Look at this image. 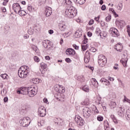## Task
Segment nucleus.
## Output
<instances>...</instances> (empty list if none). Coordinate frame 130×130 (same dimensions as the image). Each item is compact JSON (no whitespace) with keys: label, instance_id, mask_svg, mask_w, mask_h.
Masks as SVG:
<instances>
[{"label":"nucleus","instance_id":"1","mask_svg":"<svg viewBox=\"0 0 130 130\" xmlns=\"http://www.w3.org/2000/svg\"><path fill=\"white\" fill-rule=\"evenodd\" d=\"M29 72H30V69L28 66H21L18 70V72L19 77L21 79L27 78V76L29 74Z\"/></svg>","mask_w":130,"mask_h":130},{"label":"nucleus","instance_id":"2","mask_svg":"<svg viewBox=\"0 0 130 130\" xmlns=\"http://www.w3.org/2000/svg\"><path fill=\"white\" fill-rule=\"evenodd\" d=\"M77 10L74 6H70L65 10V16L68 18H74L77 16Z\"/></svg>","mask_w":130,"mask_h":130},{"label":"nucleus","instance_id":"3","mask_svg":"<svg viewBox=\"0 0 130 130\" xmlns=\"http://www.w3.org/2000/svg\"><path fill=\"white\" fill-rule=\"evenodd\" d=\"M107 62V59H106V58L104 55H100L99 56L98 63L100 67L104 68V67H105Z\"/></svg>","mask_w":130,"mask_h":130},{"label":"nucleus","instance_id":"4","mask_svg":"<svg viewBox=\"0 0 130 130\" xmlns=\"http://www.w3.org/2000/svg\"><path fill=\"white\" fill-rule=\"evenodd\" d=\"M29 122H30V118L26 117L23 119H21L19 121V123L21 126L23 127H27L29 125Z\"/></svg>","mask_w":130,"mask_h":130},{"label":"nucleus","instance_id":"5","mask_svg":"<svg viewBox=\"0 0 130 130\" xmlns=\"http://www.w3.org/2000/svg\"><path fill=\"white\" fill-rule=\"evenodd\" d=\"M82 112L83 115L85 118H89L91 116V109L87 107L83 109Z\"/></svg>","mask_w":130,"mask_h":130},{"label":"nucleus","instance_id":"6","mask_svg":"<svg viewBox=\"0 0 130 130\" xmlns=\"http://www.w3.org/2000/svg\"><path fill=\"white\" fill-rule=\"evenodd\" d=\"M27 92V95H28L29 97H34V96L37 94V90H36L34 88L31 87H28Z\"/></svg>","mask_w":130,"mask_h":130},{"label":"nucleus","instance_id":"7","mask_svg":"<svg viewBox=\"0 0 130 130\" xmlns=\"http://www.w3.org/2000/svg\"><path fill=\"white\" fill-rule=\"evenodd\" d=\"M75 120L76 123L80 126H83L85 123V121L80 116L77 115L75 116Z\"/></svg>","mask_w":130,"mask_h":130},{"label":"nucleus","instance_id":"8","mask_svg":"<svg viewBox=\"0 0 130 130\" xmlns=\"http://www.w3.org/2000/svg\"><path fill=\"white\" fill-rule=\"evenodd\" d=\"M12 9L16 14H20V12H21V10L22 9L21 6H20V5L18 3L13 4Z\"/></svg>","mask_w":130,"mask_h":130},{"label":"nucleus","instance_id":"9","mask_svg":"<svg viewBox=\"0 0 130 130\" xmlns=\"http://www.w3.org/2000/svg\"><path fill=\"white\" fill-rule=\"evenodd\" d=\"M109 32L112 34L113 37H118V36H119L118 30L114 27L111 28Z\"/></svg>","mask_w":130,"mask_h":130},{"label":"nucleus","instance_id":"10","mask_svg":"<svg viewBox=\"0 0 130 130\" xmlns=\"http://www.w3.org/2000/svg\"><path fill=\"white\" fill-rule=\"evenodd\" d=\"M38 114L39 116L43 117L45 115H46V109L43 106H41L39 108Z\"/></svg>","mask_w":130,"mask_h":130},{"label":"nucleus","instance_id":"11","mask_svg":"<svg viewBox=\"0 0 130 130\" xmlns=\"http://www.w3.org/2000/svg\"><path fill=\"white\" fill-rule=\"evenodd\" d=\"M120 62L124 68H126L127 66V57L123 55V57H122V58L120 60Z\"/></svg>","mask_w":130,"mask_h":130},{"label":"nucleus","instance_id":"12","mask_svg":"<svg viewBox=\"0 0 130 130\" xmlns=\"http://www.w3.org/2000/svg\"><path fill=\"white\" fill-rule=\"evenodd\" d=\"M66 52L67 55H75L76 54V51H75V50L71 48L67 49Z\"/></svg>","mask_w":130,"mask_h":130},{"label":"nucleus","instance_id":"13","mask_svg":"<svg viewBox=\"0 0 130 130\" xmlns=\"http://www.w3.org/2000/svg\"><path fill=\"white\" fill-rule=\"evenodd\" d=\"M50 41L49 40H45L43 42V45L45 48H49L50 47Z\"/></svg>","mask_w":130,"mask_h":130},{"label":"nucleus","instance_id":"14","mask_svg":"<svg viewBox=\"0 0 130 130\" xmlns=\"http://www.w3.org/2000/svg\"><path fill=\"white\" fill-rule=\"evenodd\" d=\"M52 14V10L51 8L48 7L45 9V14L46 17H49Z\"/></svg>","mask_w":130,"mask_h":130},{"label":"nucleus","instance_id":"15","mask_svg":"<svg viewBox=\"0 0 130 130\" xmlns=\"http://www.w3.org/2000/svg\"><path fill=\"white\" fill-rule=\"evenodd\" d=\"M82 29H81L76 30L74 35L75 37H76V38H79V37H81V36H82Z\"/></svg>","mask_w":130,"mask_h":130},{"label":"nucleus","instance_id":"16","mask_svg":"<svg viewBox=\"0 0 130 130\" xmlns=\"http://www.w3.org/2000/svg\"><path fill=\"white\" fill-rule=\"evenodd\" d=\"M115 49H116V50H117V51H122V45L118 43V44L115 45Z\"/></svg>","mask_w":130,"mask_h":130},{"label":"nucleus","instance_id":"17","mask_svg":"<svg viewBox=\"0 0 130 130\" xmlns=\"http://www.w3.org/2000/svg\"><path fill=\"white\" fill-rule=\"evenodd\" d=\"M115 24L117 27H121L122 26H123V24H124V21L122 20H116L115 22Z\"/></svg>","mask_w":130,"mask_h":130},{"label":"nucleus","instance_id":"18","mask_svg":"<svg viewBox=\"0 0 130 130\" xmlns=\"http://www.w3.org/2000/svg\"><path fill=\"white\" fill-rule=\"evenodd\" d=\"M100 82L101 83H105V85L106 86H109V85H110V82H109V81H108L107 79H106L105 78H102L100 80Z\"/></svg>","mask_w":130,"mask_h":130},{"label":"nucleus","instance_id":"19","mask_svg":"<svg viewBox=\"0 0 130 130\" xmlns=\"http://www.w3.org/2000/svg\"><path fill=\"white\" fill-rule=\"evenodd\" d=\"M77 80H78L79 82H80V83H84V82H85V78L83 76H78Z\"/></svg>","mask_w":130,"mask_h":130},{"label":"nucleus","instance_id":"20","mask_svg":"<svg viewBox=\"0 0 130 130\" xmlns=\"http://www.w3.org/2000/svg\"><path fill=\"white\" fill-rule=\"evenodd\" d=\"M75 4H79V5H83L86 3V0H73Z\"/></svg>","mask_w":130,"mask_h":130},{"label":"nucleus","instance_id":"21","mask_svg":"<svg viewBox=\"0 0 130 130\" xmlns=\"http://www.w3.org/2000/svg\"><path fill=\"white\" fill-rule=\"evenodd\" d=\"M104 125L105 130H110V128H109V124L108 123V121H105L104 122Z\"/></svg>","mask_w":130,"mask_h":130},{"label":"nucleus","instance_id":"22","mask_svg":"<svg viewBox=\"0 0 130 130\" xmlns=\"http://www.w3.org/2000/svg\"><path fill=\"white\" fill-rule=\"evenodd\" d=\"M109 12L112 13L115 18H117V17H118V14H116V12H115V11H114L113 8H110Z\"/></svg>","mask_w":130,"mask_h":130},{"label":"nucleus","instance_id":"23","mask_svg":"<svg viewBox=\"0 0 130 130\" xmlns=\"http://www.w3.org/2000/svg\"><path fill=\"white\" fill-rule=\"evenodd\" d=\"M91 82L92 85H93V86H94V87H97V86H98V82L96 81V79L95 78H92L91 80Z\"/></svg>","mask_w":130,"mask_h":130},{"label":"nucleus","instance_id":"24","mask_svg":"<svg viewBox=\"0 0 130 130\" xmlns=\"http://www.w3.org/2000/svg\"><path fill=\"white\" fill-rule=\"evenodd\" d=\"M59 28L61 31H64L67 29V25L62 24H60L59 25Z\"/></svg>","mask_w":130,"mask_h":130},{"label":"nucleus","instance_id":"25","mask_svg":"<svg viewBox=\"0 0 130 130\" xmlns=\"http://www.w3.org/2000/svg\"><path fill=\"white\" fill-rule=\"evenodd\" d=\"M109 106L111 108V109H113L116 107V103L114 102H111L109 104Z\"/></svg>","mask_w":130,"mask_h":130},{"label":"nucleus","instance_id":"26","mask_svg":"<svg viewBox=\"0 0 130 130\" xmlns=\"http://www.w3.org/2000/svg\"><path fill=\"white\" fill-rule=\"evenodd\" d=\"M110 117L112 119V120L113 122H114V123H116V124L118 123V121H117V119H116V118L115 117V116H114V115H111Z\"/></svg>","mask_w":130,"mask_h":130},{"label":"nucleus","instance_id":"27","mask_svg":"<svg viewBox=\"0 0 130 130\" xmlns=\"http://www.w3.org/2000/svg\"><path fill=\"white\" fill-rule=\"evenodd\" d=\"M62 4L64 6H66V5H72V1L70 0H63Z\"/></svg>","mask_w":130,"mask_h":130},{"label":"nucleus","instance_id":"28","mask_svg":"<svg viewBox=\"0 0 130 130\" xmlns=\"http://www.w3.org/2000/svg\"><path fill=\"white\" fill-rule=\"evenodd\" d=\"M41 67L42 68V70H47V65L45 64V63L42 62L40 63Z\"/></svg>","mask_w":130,"mask_h":130},{"label":"nucleus","instance_id":"29","mask_svg":"<svg viewBox=\"0 0 130 130\" xmlns=\"http://www.w3.org/2000/svg\"><path fill=\"white\" fill-rule=\"evenodd\" d=\"M89 100L88 99H86L85 100V101L81 103V104L82 105H86V106H87V105H89Z\"/></svg>","mask_w":130,"mask_h":130},{"label":"nucleus","instance_id":"30","mask_svg":"<svg viewBox=\"0 0 130 130\" xmlns=\"http://www.w3.org/2000/svg\"><path fill=\"white\" fill-rule=\"evenodd\" d=\"M82 90H83L84 92H89V86L87 85H84L82 88Z\"/></svg>","mask_w":130,"mask_h":130},{"label":"nucleus","instance_id":"31","mask_svg":"<svg viewBox=\"0 0 130 130\" xmlns=\"http://www.w3.org/2000/svg\"><path fill=\"white\" fill-rule=\"evenodd\" d=\"M64 92V87L60 85V88H59L58 93H63Z\"/></svg>","mask_w":130,"mask_h":130},{"label":"nucleus","instance_id":"32","mask_svg":"<svg viewBox=\"0 0 130 130\" xmlns=\"http://www.w3.org/2000/svg\"><path fill=\"white\" fill-rule=\"evenodd\" d=\"M121 109V108H119V111L117 112L118 115L119 116H122V114H123V111Z\"/></svg>","mask_w":130,"mask_h":130},{"label":"nucleus","instance_id":"33","mask_svg":"<svg viewBox=\"0 0 130 130\" xmlns=\"http://www.w3.org/2000/svg\"><path fill=\"white\" fill-rule=\"evenodd\" d=\"M31 82H32L34 84H38V83H39V79L38 78H33L31 80Z\"/></svg>","mask_w":130,"mask_h":130},{"label":"nucleus","instance_id":"34","mask_svg":"<svg viewBox=\"0 0 130 130\" xmlns=\"http://www.w3.org/2000/svg\"><path fill=\"white\" fill-rule=\"evenodd\" d=\"M32 49H33V50H34L35 51V52H36V53H38V51H39V49L38 48H37V47H36V46L35 45H33L31 47Z\"/></svg>","mask_w":130,"mask_h":130},{"label":"nucleus","instance_id":"35","mask_svg":"<svg viewBox=\"0 0 130 130\" xmlns=\"http://www.w3.org/2000/svg\"><path fill=\"white\" fill-rule=\"evenodd\" d=\"M19 14L20 16H26V15H27V13H26L25 11L21 10Z\"/></svg>","mask_w":130,"mask_h":130},{"label":"nucleus","instance_id":"36","mask_svg":"<svg viewBox=\"0 0 130 130\" xmlns=\"http://www.w3.org/2000/svg\"><path fill=\"white\" fill-rule=\"evenodd\" d=\"M60 85L57 84L54 86V90L56 92H58L59 91Z\"/></svg>","mask_w":130,"mask_h":130},{"label":"nucleus","instance_id":"37","mask_svg":"<svg viewBox=\"0 0 130 130\" xmlns=\"http://www.w3.org/2000/svg\"><path fill=\"white\" fill-rule=\"evenodd\" d=\"M34 59L36 62H39L40 61V59L37 56H35L34 57Z\"/></svg>","mask_w":130,"mask_h":130},{"label":"nucleus","instance_id":"38","mask_svg":"<svg viewBox=\"0 0 130 130\" xmlns=\"http://www.w3.org/2000/svg\"><path fill=\"white\" fill-rule=\"evenodd\" d=\"M1 77H2V78H3V79H4V80L8 79V75L7 74H2L1 75Z\"/></svg>","mask_w":130,"mask_h":130},{"label":"nucleus","instance_id":"39","mask_svg":"<svg viewBox=\"0 0 130 130\" xmlns=\"http://www.w3.org/2000/svg\"><path fill=\"white\" fill-rule=\"evenodd\" d=\"M84 57L90 58V52H89V51H87L85 52Z\"/></svg>","mask_w":130,"mask_h":130},{"label":"nucleus","instance_id":"40","mask_svg":"<svg viewBox=\"0 0 130 130\" xmlns=\"http://www.w3.org/2000/svg\"><path fill=\"white\" fill-rule=\"evenodd\" d=\"M81 48L83 51H85V50H86L87 48H88V45L82 46Z\"/></svg>","mask_w":130,"mask_h":130},{"label":"nucleus","instance_id":"41","mask_svg":"<svg viewBox=\"0 0 130 130\" xmlns=\"http://www.w3.org/2000/svg\"><path fill=\"white\" fill-rule=\"evenodd\" d=\"M97 119H98V120H99V121H103V117H102L101 116H98L97 117Z\"/></svg>","mask_w":130,"mask_h":130},{"label":"nucleus","instance_id":"42","mask_svg":"<svg viewBox=\"0 0 130 130\" xmlns=\"http://www.w3.org/2000/svg\"><path fill=\"white\" fill-rule=\"evenodd\" d=\"M69 34H67V33H64L62 34V37L63 38H68V37H69Z\"/></svg>","mask_w":130,"mask_h":130},{"label":"nucleus","instance_id":"43","mask_svg":"<svg viewBox=\"0 0 130 130\" xmlns=\"http://www.w3.org/2000/svg\"><path fill=\"white\" fill-rule=\"evenodd\" d=\"M127 32L128 33V35L129 37H130V28H129V25L127 26Z\"/></svg>","mask_w":130,"mask_h":130},{"label":"nucleus","instance_id":"44","mask_svg":"<svg viewBox=\"0 0 130 130\" xmlns=\"http://www.w3.org/2000/svg\"><path fill=\"white\" fill-rule=\"evenodd\" d=\"M89 60H90V58H87L84 57V62L85 63H88L89 62Z\"/></svg>","mask_w":130,"mask_h":130},{"label":"nucleus","instance_id":"45","mask_svg":"<svg viewBox=\"0 0 130 130\" xmlns=\"http://www.w3.org/2000/svg\"><path fill=\"white\" fill-rule=\"evenodd\" d=\"M110 20H111V16H108L106 18V21L107 22H109V21H110Z\"/></svg>","mask_w":130,"mask_h":130},{"label":"nucleus","instance_id":"46","mask_svg":"<svg viewBox=\"0 0 130 130\" xmlns=\"http://www.w3.org/2000/svg\"><path fill=\"white\" fill-rule=\"evenodd\" d=\"M84 40L83 41V44H86V43H88V40L87 39V38H86L85 36H84Z\"/></svg>","mask_w":130,"mask_h":130},{"label":"nucleus","instance_id":"47","mask_svg":"<svg viewBox=\"0 0 130 130\" xmlns=\"http://www.w3.org/2000/svg\"><path fill=\"white\" fill-rule=\"evenodd\" d=\"M17 94H22V95H24V92H23V90H19L17 91Z\"/></svg>","mask_w":130,"mask_h":130},{"label":"nucleus","instance_id":"48","mask_svg":"<svg viewBox=\"0 0 130 130\" xmlns=\"http://www.w3.org/2000/svg\"><path fill=\"white\" fill-rule=\"evenodd\" d=\"M88 24H89V25H93V24H94V20L91 19V20L89 21Z\"/></svg>","mask_w":130,"mask_h":130},{"label":"nucleus","instance_id":"49","mask_svg":"<svg viewBox=\"0 0 130 130\" xmlns=\"http://www.w3.org/2000/svg\"><path fill=\"white\" fill-rule=\"evenodd\" d=\"M122 9V4H121L120 5H119L118 7V10H119V11H121Z\"/></svg>","mask_w":130,"mask_h":130},{"label":"nucleus","instance_id":"50","mask_svg":"<svg viewBox=\"0 0 130 130\" xmlns=\"http://www.w3.org/2000/svg\"><path fill=\"white\" fill-rule=\"evenodd\" d=\"M27 10L29 12H32V7L31 6H28L27 7Z\"/></svg>","mask_w":130,"mask_h":130},{"label":"nucleus","instance_id":"51","mask_svg":"<svg viewBox=\"0 0 130 130\" xmlns=\"http://www.w3.org/2000/svg\"><path fill=\"white\" fill-rule=\"evenodd\" d=\"M43 102H44V103H46V104H48V103H48V100L46 98H44L43 99Z\"/></svg>","mask_w":130,"mask_h":130},{"label":"nucleus","instance_id":"52","mask_svg":"<svg viewBox=\"0 0 130 130\" xmlns=\"http://www.w3.org/2000/svg\"><path fill=\"white\" fill-rule=\"evenodd\" d=\"M21 91H22V92H23V93H24V94H25L26 92H27V89L25 88H23L21 89Z\"/></svg>","mask_w":130,"mask_h":130},{"label":"nucleus","instance_id":"53","mask_svg":"<svg viewBox=\"0 0 130 130\" xmlns=\"http://www.w3.org/2000/svg\"><path fill=\"white\" fill-rule=\"evenodd\" d=\"M101 10H102V11H105V10H106V6L105 5H103L101 7Z\"/></svg>","mask_w":130,"mask_h":130},{"label":"nucleus","instance_id":"54","mask_svg":"<svg viewBox=\"0 0 130 130\" xmlns=\"http://www.w3.org/2000/svg\"><path fill=\"white\" fill-rule=\"evenodd\" d=\"M73 46L74 48H75V49H76V50L79 49V46H77V45L74 44V45H73Z\"/></svg>","mask_w":130,"mask_h":130},{"label":"nucleus","instance_id":"55","mask_svg":"<svg viewBox=\"0 0 130 130\" xmlns=\"http://www.w3.org/2000/svg\"><path fill=\"white\" fill-rule=\"evenodd\" d=\"M66 61L67 62L70 63V62H72V60H71V59H70L69 58H67L66 59Z\"/></svg>","mask_w":130,"mask_h":130},{"label":"nucleus","instance_id":"56","mask_svg":"<svg viewBox=\"0 0 130 130\" xmlns=\"http://www.w3.org/2000/svg\"><path fill=\"white\" fill-rule=\"evenodd\" d=\"M90 51H91L92 52H96V49L94 48H91L90 49Z\"/></svg>","mask_w":130,"mask_h":130},{"label":"nucleus","instance_id":"57","mask_svg":"<svg viewBox=\"0 0 130 130\" xmlns=\"http://www.w3.org/2000/svg\"><path fill=\"white\" fill-rule=\"evenodd\" d=\"M96 33H99V34H100V33H101V31L100 30V29L99 28H96Z\"/></svg>","mask_w":130,"mask_h":130},{"label":"nucleus","instance_id":"58","mask_svg":"<svg viewBox=\"0 0 130 130\" xmlns=\"http://www.w3.org/2000/svg\"><path fill=\"white\" fill-rule=\"evenodd\" d=\"M45 59H46L47 60H49V59H50V57H49V56H46L45 57Z\"/></svg>","mask_w":130,"mask_h":130},{"label":"nucleus","instance_id":"59","mask_svg":"<svg viewBox=\"0 0 130 130\" xmlns=\"http://www.w3.org/2000/svg\"><path fill=\"white\" fill-rule=\"evenodd\" d=\"M8 100H9V99H8L7 97H5L4 99V102H8Z\"/></svg>","mask_w":130,"mask_h":130},{"label":"nucleus","instance_id":"60","mask_svg":"<svg viewBox=\"0 0 130 130\" xmlns=\"http://www.w3.org/2000/svg\"><path fill=\"white\" fill-rule=\"evenodd\" d=\"M87 35L89 37H91V36H92V32L90 31L88 32Z\"/></svg>","mask_w":130,"mask_h":130},{"label":"nucleus","instance_id":"61","mask_svg":"<svg viewBox=\"0 0 130 130\" xmlns=\"http://www.w3.org/2000/svg\"><path fill=\"white\" fill-rule=\"evenodd\" d=\"M24 39H28V38H29V36L27 35H25L24 36Z\"/></svg>","mask_w":130,"mask_h":130},{"label":"nucleus","instance_id":"62","mask_svg":"<svg viewBox=\"0 0 130 130\" xmlns=\"http://www.w3.org/2000/svg\"><path fill=\"white\" fill-rule=\"evenodd\" d=\"M126 116L128 117V118H130V113L127 112H126Z\"/></svg>","mask_w":130,"mask_h":130},{"label":"nucleus","instance_id":"63","mask_svg":"<svg viewBox=\"0 0 130 130\" xmlns=\"http://www.w3.org/2000/svg\"><path fill=\"white\" fill-rule=\"evenodd\" d=\"M108 80H110V81H111L112 80V81H114V78H111L110 77H108Z\"/></svg>","mask_w":130,"mask_h":130},{"label":"nucleus","instance_id":"64","mask_svg":"<svg viewBox=\"0 0 130 130\" xmlns=\"http://www.w3.org/2000/svg\"><path fill=\"white\" fill-rule=\"evenodd\" d=\"M49 34H53V30L52 29H50L49 30Z\"/></svg>","mask_w":130,"mask_h":130}]
</instances>
